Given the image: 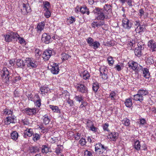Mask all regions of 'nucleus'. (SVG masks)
Returning a JSON list of instances; mask_svg holds the SVG:
<instances>
[{
	"mask_svg": "<svg viewBox=\"0 0 156 156\" xmlns=\"http://www.w3.org/2000/svg\"><path fill=\"white\" fill-rule=\"evenodd\" d=\"M95 10H96L95 13L97 14L96 18L98 20H103L105 18L108 19L111 16L110 15H108L107 13L104 12L103 10L99 8H96Z\"/></svg>",
	"mask_w": 156,
	"mask_h": 156,
	"instance_id": "f257e3e1",
	"label": "nucleus"
},
{
	"mask_svg": "<svg viewBox=\"0 0 156 156\" xmlns=\"http://www.w3.org/2000/svg\"><path fill=\"white\" fill-rule=\"evenodd\" d=\"M107 148V147L100 143L97 144L95 145V151L97 154H99L106 152Z\"/></svg>",
	"mask_w": 156,
	"mask_h": 156,
	"instance_id": "f03ea898",
	"label": "nucleus"
},
{
	"mask_svg": "<svg viewBox=\"0 0 156 156\" xmlns=\"http://www.w3.org/2000/svg\"><path fill=\"white\" fill-rule=\"evenodd\" d=\"M86 40L89 46L93 48L94 49H96L98 48L100 45L98 41H94V39L90 37H89Z\"/></svg>",
	"mask_w": 156,
	"mask_h": 156,
	"instance_id": "7ed1b4c3",
	"label": "nucleus"
},
{
	"mask_svg": "<svg viewBox=\"0 0 156 156\" xmlns=\"http://www.w3.org/2000/svg\"><path fill=\"white\" fill-rule=\"evenodd\" d=\"M2 77L6 83H8L9 82L10 78L9 73L6 68H3V69Z\"/></svg>",
	"mask_w": 156,
	"mask_h": 156,
	"instance_id": "20e7f679",
	"label": "nucleus"
},
{
	"mask_svg": "<svg viewBox=\"0 0 156 156\" xmlns=\"http://www.w3.org/2000/svg\"><path fill=\"white\" fill-rule=\"evenodd\" d=\"M122 22V25L124 28L127 30H129L132 27V23L127 18L123 19Z\"/></svg>",
	"mask_w": 156,
	"mask_h": 156,
	"instance_id": "39448f33",
	"label": "nucleus"
},
{
	"mask_svg": "<svg viewBox=\"0 0 156 156\" xmlns=\"http://www.w3.org/2000/svg\"><path fill=\"white\" fill-rule=\"evenodd\" d=\"M26 61L27 66L32 68H36L38 64L37 62L33 58H26Z\"/></svg>",
	"mask_w": 156,
	"mask_h": 156,
	"instance_id": "423d86ee",
	"label": "nucleus"
},
{
	"mask_svg": "<svg viewBox=\"0 0 156 156\" xmlns=\"http://www.w3.org/2000/svg\"><path fill=\"white\" fill-rule=\"evenodd\" d=\"M100 76L104 80H106L108 78L107 75L108 69L105 68V67H101L100 68Z\"/></svg>",
	"mask_w": 156,
	"mask_h": 156,
	"instance_id": "0eeeda50",
	"label": "nucleus"
},
{
	"mask_svg": "<svg viewBox=\"0 0 156 156\" xmlns=\"http://www.w3.org/2000/svg\"><path fill=\"white\" fill-rule=\"evenodd\" d=\"M78 91L82 93H85L87 92V88L84 85L77 84L75 85Z\"/></svg>",
	"mask_w": 156,
	"mask_h": 156,
	"instance_id": "6e6552de",
	"label": "nucleus"
},
{
	"mask_svg": "<svg viewBox=\"0 0 156 156\" xmlns=\"http://www.w3.org/2000/svg\"><path fill=\"white\" fill-rule=\"evenodd\" d=\"M22 13L23 15H26L31 12V9L29 4H23V8L21 9Z\"/></svg>",
	"mask_w": 156,
	"mask_h": 156,
	"instance_id": "1a4fd4ad",
	"label": "nucleus"
},
{
	"mask_svg": "<svg viewBox=\"0 0 156 156\" xmlns=\"http://www.w3.org/2000/svg\"><path fill=\"white\" fill-rule=\"evenodd\" d=\"M137 46L138 47L135 48L134 53L138 57H140L141 55L142 51L144 49V47L138 43L137 44Z\"/></svg>",
	"mask_w": 156,
	"mask_h": 156,
	"instance_id": "9d476101",
	"label": "nucleus"
},
{
	"mask_svg": "<svg viewBox=\"0 0 156 156\" xmlns=\"http://www.w3.org/2000/svg\"><path fill=\"white\" fill-rule=\"evenodd\" d=\"M50 69L51 73L54 74H58L59 72V67L56 63L53 64L51 66H50Z\"/></svg>",
	"mask_w": 156,
	"mask_h": 156,
	"instance_id": "9b49d317",
	"label": "nucleus"
},
{
	"mask_svg": "<svg viewBox=\"0 0 156 156\" xmlns=\"http://www.w3.org/2000/svg\"><path fill=\"white\" fill-rule=\"evenodd\" d=\"M52 54V51L50 49H47L44 51L42 56L44 59L48 60L51 56Z\"/></svg>",
	"mask_w": 156,
	"mask_h": 156,
	"instance_id": "f8f14e48",
	"label": "nucleus"
},
{
	"mask_svg": "<svg viewBox=\"0 0 156 156\" xmlns=\"http://www.w3.org/2000/svg\"><path fill=\"white\" fill-rule=\"evenodd\" d=\"M51 37L47 34H43L42 36L41 40L43 42L46 44H49L51 41Z\"/></svg>",
	"mask_w": 156,
	"mask_h": 156,
	"instance_id": "ddd939ff",
	"label": "nucleus"
},
{
	"mask_svg": "<svg viewBox=\"0 0 156 156\" xmlns=\"http://www.w3.org/2000/svg\"><path fill=\"white\" fill-rule=\"evenodd\" d=\"M148 45L152 51H156V44L154 41L151 40L148 42Z\"/></svg>",
	"mask_w": 156,
	"mask_h": 156,
	"instance_id": "4468645a",
	"label": "nucleus"
},
{
	"mask_svg": "<svg viewBox=\"0 0 156 156\" xmlns=\"http://www.w3.org/2000/svg\"><path fill=\"white\" fill-rule=\"evenodd\" d=\"M128 65L129 67L133 70H136L138 66V64L136 62L132 61L129 62Z\"/></svg>",
	"mask_w": 156,
	"mask_h": 156,
	"instance_id": "2eb2a0df",
	"label": "nucleus"
},
{
	"mask_svg": "<svg viewBox=\"0 0 156 156\" xmlns=\"http://www.w3.org/2000/svg\"><path fill=\"white\" fill-rule=\"evenodd\" d=\"M118 135L119 134L118 133L112 132L108 136V139H111L112 140L114 141L117 139Z\"/></svg>",
	"mask_w": 156,
	"mask_h": 156,
	"instance_id": "dca6fc26",
	"label": "nucleus"
},
{
	"mask_svg": "<svg viewBox=\"0 0 156 156\" xmlns=\"http://www.w3.org/2000/svg\"><path fill=\"white\" fill-rule=\"evenodd\" d=\"M145 29V26L144 25H142L137 27L135 29V31L136 33H140L144 32Z\"/></svg>",
	"mask_w": 156,
	"mask_h": 156,
	"instance_id": "f3484780",
	"label": "nucleus"
},
{
	"mask_svg": "<svg viewBox=\"0 0 156 156\" xmlns=\"http://www.w3.org/2000/svg\"><path fill=\"white\" fill-rule=\"evenodd\" d=\"M133 100L136 101H139L140 102H142L144 100V98L138 93L136 94L133 96Z\"/></svg>",
	"mask_w": 156,
	"mask_h": 156,
	"instance_id": "a211bd4d",
	"label": "nucleus"
},
{
	"mask_svg": "<svg viewBox=\"0 0 156 156\" xmlns=\"http://www.w3.org/2000/svg\"><path fill=\"white\" fill-rule=\"evenodd\" d=\"M16 117L14 115L9 116L6 118L7 122H5L6 124H9L10 123H13L14 122V120L15 119Z\"/></svg>",
	"mask_w": 156,
	"mask_h": 156,
	"instance_id": "6ab92c4d",
	"label": "nucleus"
},
{
	"mask_svg": "<svg viewBox=\"0 0 156 156\" xmlns=\"http://www.w3.org/2000/svg\"><path fill=\"white\" fill-rule=\"evenodd\" d=\"M104 12H106L108 15H110L111 14L112 9H111V6L110 5H105L104 6Z\"/></svg>",
	"mask_w": 156,
	"mask_h": 156,
	"instance_id": "aec40b11",
	"label": "nucleus"
},
{
	"mask_svg": "<svg viewBox=\"0 0 156 156\" xmlns=\"http://www.w3.org/2000/svg\"><path fill=\"white\" fill-rule=\"evenodd\" d=\"M25 110L26 113L29 115L34 114L36 112V110L35 108H26Z\"/></svg>",
	"mask_w": 156,
	"mask_h": 156,
	"instance_id": "412c9836",
	"label": "nucleus"
},
{
	"mask_svg": "<svg viewBox=\"0 0 156 156\" xmlns=\"http://www.w3.org/2000/svg\"><path fill=\"white\" fill-rule=\"evenodd\" d=\"M80 76L85 80L88 79L90 77L88 72L86 70L83 71V73L80 74Z\"/></svg>",
	"mask_w": 156,
	"mask_h": 156,
	"instance_id": "4be33fe9",
	"label": "nucleus"
},
{
	"mask_svg": "<svg viewBox=\"0 0 156 156\" xmlns=\"http://www.w3.org/2000/svg\"><path fill=\"white\" fill-rule=\"evenodd\" d=\"M143 75L144 77L146 78H148L150 76V73L148 69L147 68H144L143 70Z\"/></svg>",
	"mask_w": 156,
	"mask_h": 156,
	"instance_id": "5701e85b",
	"label": "nucleus"
},
{
	"mask_svg": "<svg viewBox=\"0 0 156 156\" xmlns=\"http://www.w3.org/2000/svg\"><path fill=\"white\" fill-rule=\"evenodd\" d=\"M80 11L83 14L86 13L87 15H89L90 13L88 9L86 6L81 7L80 9Z\"/></svg>",
	"mask_w": 156,
	"mask_h": 156,
	"instance_id": "b1692460",
	"label": "nucleus"
},
{
	"mask_svg": "<svg viewBox=\"0 0 156 156\" xmlns=\"http://www.w3.org/2000/svg\"><path fill=\"white\" fill-rule=\"evenodd\" d=\"M44 26L45 23L44 22H42L41 23H39L37 27L38 31L40 32L44 28Z\"/></svg>",
	"mask_w": 156,
	"mask_h": 156,
	"instance_id": "393cba45",
	"label": "nucleus"
},
{
	"mask_svg": "<svg viewBox=\"0 0 156 156\" xmlns=\"http://www.w3.org/2000/svg\"><path fill=\"white\" fill-rule=\"evenodd\" d=\"M141 147V145L140 142L139 140H136L134 141V148L137 151H139L140 150Z\"/></svg>",
	"mask_w": 156,
	"mask_h": 156,
	"instance_id": "a878e982",
	"label": "nucleus"
},
{
	"mask_svg": "<svg viewBox=\"0 0 156 156\" xmlns=\"http://www.w3.org/2000/svg\"><path fill=\"white\" fill-rule=\"evenodd\" d=\"M40 91L42 94H45L47 93L48 92L50 91V89L48 87L44 86L41 87L40 88Z\"/></svg>",
	"mask_w": 156,
	"mask_h": 156,
	"instance_id": "bb28decb",
	"label": "nucleus"
},
{
	"mask_svg": "<svg viewBox=\"0 0 156 156\" xmlns=\"http://www.w3.org/2000/svg\"><path fill=\"white\" fill-rule=\"evenodd\" d=\"M17 65L21 68H23L25 66V64L23 60L21 59H18L16 61Z\"/></svg>",
	"mask_w": 156,
	"mask_h": 156,
	"instance_id": "cd10ccee",
	"label": "nucleus"
},
{
	"mask_svg": "<svg viewBox=\"0 0 156 156\" xmlns=\"http://www.w3.org/2000/svg\"><path fill=\"white\" fill-rule=\"evenodd\" d=\"M125 104L126 107H130L133 105L131 99L130 98L126 99L125 102Z\"/></svg>",
	"mask_w": 156,
	"mask_h": 156,
	"instance_id": "c85d7f7f",
	"label": "nucleus"
},
{
	"mask_svg": "<svg viewBox=\"0 0 156 156\" xmlns=\"http://www.w3.org/2000/svg\"><path fill=\"white\" fill-rule=\"evenodd\" d=\"M11 136L12 139L16 140L18 138V134L17 132L14 131L11 133Z\"/></svg>",
	"mask_w": 156,
	"mask_h": 156,
	"instance_id": "c756f323",
	"label": "nucleus"
},
{
	"mask_svg": "<svg viewBox=\"0 0 156 156\" xmlns=\"http://www.w3.org/2000/svg\"><path fill=\"white\" fill-rule=\"evenodd\" d=\"M138 93L142 97L147 95L148 93L147 90L142 89L140 90Z\"/></svg>",
	"mask_w": 156,
	"mask_h": 156,
	"instance_id": "7c9ffc66",
	"label": "nucleus"
},
{
	"mask_svg": "<svg viewBox=\"0 0 156 156\" xmlns=\"http://www.w3.org/2000/svg\"><path fill=\"white\" fill-rule=\"evenodd\" d=\"M30 151L32 153H36L39 151V148L37 147H32L30 149Z\"/></svg>",
	"mask_w": 156,
	"mask_h": 156,
	"instance_id": "2f4dec72",
	"label": "nucleus"
},
{
	"mask_svg": "<svg viewBox=\"0 0 156 156\" xmlns=\"http://www.w3.org/2000/svg\"><path fill=\"white\" fill-rule=\"evenodd\" d=\"M75 20V18L74 17L71 16L67 19V23L68 24H70L73 23Z\"/></svg>",
	"mask_w": 156,
	"mask_h": 156,
	"instance_id": "473e14b6",
	"label": "nucleus"
},
{
	"mask_svg": "<svg viewBox=\"0 0 156 156\" xmlns=\"http://www.w3.org/2000/svg\"><path fill=\"white\" fill-rule=\"evenodd\" d=\"M43 123L45 125L48 124L50 121L48 116L46 115H45L43 116Z\"/></svg>",
	"mask_w": 156,
	"mask_h": 156,
	"instance_id": "72a5a7b5",
	"label": "nucleus"
},
{
	"mask_svg": "<svg viewBox=\"0 0 156 156\" xmlns=\"http://www.w3.org/2000/svg\"><path fill=\"white\" fill-rule=\"evenodd\" d=\"M99 84L98 83H95L93 84L92 88L93 90L95 92H97L99 89Z\"/></svg>",
	"mask_w": 156,
	"mask_h": 156,
	"instance_id": "f704fd0d",
	"label": "nucleus"
},
{
	"mask_svg": "<svg viewBox=\"0 0 156 156\" xmlns=\"http://www.w3.org/2000/svg\"><path fill=\"white\" fill-rule=\"evenodd\" d=\"M50 107L54 112H56L57 113H60V110L59 109L58 107L56 106L50 105Z\"/></svg>",
	"mask_w": 156,
	"mask_h": 156,
	"instance_id": "c9c22d12",
	"label": "nucleus"
},
{
	"mask_svg": "<svg viewBox=\"0 0 156 156\" xmlns=\"http://www.w3.org/2000/svg\"><path fill=\"white\" fill-rule=\"evenodd\" d=\"M25 134L27 135L29 137L31 136L33 134L32 129H27L25 133Z\"/></svg>",
	"mask_w": 156,
	"mask_h": 156,
	"instance_id": "e433bc0d",
	"label": "nucleus"
},
{
	"mask_svg": "<svg viewBox=\"0 0 156 156\" xmlns=\"http://www.w3.org/2000/svg\"><path fill=\"white\" fill-rule=\"evenodd\" d=\"M140 121L138 123L140 124V127L145 126L147 124L146 120L144 119H139Z\"/></svg>",
	"mask_w": 156,
	"mask_h": 156,
	"instance_id": "4c0bfd02",
	"label": "nucleus"
},
{
	"mask_svg": "<svg viewBox=\"0 0 156 156\" xmlns=\"http://www.w3.org/2000/svg\"><path fill=\"white\" fill-rule=\"evenodd\" d=\"M122 123L126 126H128L130 124L129 120L127 118H124L122 120Z\"/></svg>",
	"mask_w": 156,
	"mask_h": 156,
	"instance_id": "58836bf2",
	"label": "nucleus"
},
{
	"mask_svg": "<svg viewBox=\"0 0 156 156\" xmlns=\"http://www.w3.org/2000/svg\"><path fill=\"white\" fill-rule=\"evenodd\" d=\"M49 148L46 145L42 146L41 151L43 153H47L49 151Z\"/></svg>",
	"mask_w": 156,
	"mask_h": 156,
	"instance_id": "ea45409f",
	"label": "nucleus"
},
{
	"mask_svg": "<svg viewBox=\"0 0 156 156\" xmlns=\"http://www.w3.org/2000/svg\"><path fill=\"white\" fill-rule=\"evenodd\" d=\"M50 4L49 2L47 1H45L43 3V9L44 10L46 9H49L50 7Z\"/></svg>",
	"mask_w": 156,
	"mask_h": 156,
	"instance_id": "a19ab883",
	"label": "nucleus"
},
{
	"mask_svg": "<svg viewBox=\"0 0 156 156\" xmlns=\"http://www.w3.org/2000/svg\"><path fill=\"white\" fill-rule=\"evenodd\" d=\"M10 35L12 39L18 38L19 36L16 32H11L10 34Z\"/></svg>",
	"mask_w": 156,
	"mask_h": 156,
	"instance_id": "79ce46f5",
	"label": "nucleus"
},
{
	"mask_svg": "<svg viewBox=\"0 0 156 156\" xmlns=\"http://www.w3.org/2000/svg\"><path fill=\"white\" fill-rule=\"evenodd\" d=\"M107 60L109 66H112L113 65L114 63V61L113 60V58L112 57H108L107 58Z\"/></svg>",
	"mask_w": 156,
	"mask_h": 156,
	"instance_id": "37998d69",
	"label": "nucleus"
},
{
	"mask_svg": "<svg viewBox=\"0 0 156 156\" xmlns=\"http://www.w3.org/2000/svg\"><path fill=\"white\" fill-rule=\"evenodd\" d=\"M146 62L148 64H151L154 63V60L153 59L152 57H149L147 58Z\"/></svg>",
	"mask_w": 156,
	"mask_h": 156,
	"instance_id": "c03bdc74",
	"label": "nucleus"
},
{
	"mask_svg": "<svg viewBox=\"0 0 156 156\" xmlns=\"http://www.w3.org/2000/svg\"><path fill=\"white\" fill-rule=\"evenodd\" d=\"M70 56L66 53H63L62 54V59L63 60H67Z\"/></svg>",
	"mask_w": 156,
	"mask_h": 156,
	"instance_id": "a18cd8bd",
	"label": "nucleus"
},
{
	"mask_svg": "<svg viewBox=\"0 0 156 156\" xmlns=\"http://www.w3.org/2000/svg\"><path fill=\"white\" fill-rule=\"evenodd\" d=\"M5 41L6 42H9L12 40L10 35L6 34L4 36Z\"/></svg>",
	"mask_w": 156,
	"mask_h": 156,
	"instance_id": "49530a36",
	"label": "nucleus"
},
{
	"mask_svg": "<svg viewBox=\"0 0 156 156\" xmlns=\"http://www.w3.org/2000/svg\"><path fill=\"white\" fill-rule=\"evenodd\" d=\"M45 11L44 12V16L47 18H48L51 16V12L49 10V9H46L44 10Z\"/></svg>",
	"mask_w": 156,
	"mask_h": 156,
	"instance_id": "de8ad7c7",
	"label": "nucleus"
},
{
	"mask_svg": "<svg viewBox=\"0 0 156 156\" xmlns=\"http://www.w3.org/2000/svg\"><path fill=\"white\" fill-rule=\"evenodd\" d=\"M12 111L10 110L5 109L4 110V113L6 115H8L12 116Z\"/></svg>",
	"mask_w": 156,
	"mask_h": 156,
	"instance_id": "09e8293b",
	"label": "nucleus"
},
{
	"mask_svg": "<svg viewBox=\"0 0 156 156\" xmlns=\"http://www.w3.org/2000/svg\"><path fill=\"white\" fill-rule=\"evenodd\" d=\"M87 126L90 128L94 125V124L92 121L90 120H88L87 122Z\"/></svg>",
	"mask_w": 156,
	"mask_h": 156,
	"instance_id": "8fccbe9b",
	"label": "nucleus"
},
{
	"mask_svg": "<svg viewBox=\"0 0 156 156\" xmlns=\"http://www.w3.org/2000/svg\"><path fill=\"white\" fill-rule=\"evenodd\" d=\"M75 99L76 101L79 102L82 101L83 100L82 96L80 95L76 96L75 97Z\"/></svg>",
	"mask_w": 156,
	"mask_h": 156,
	"instance_id": "3c124183",
	"label": "nucleus"
},
{
	"mask_svg": "<svg viewBox=\"0 0 156 156\" xmlns=\"http://www.w3.org/2000/svg\"><path fill=\"white\" fill-rule=\"evenodd\" d=\"M34 137L33 140L34 141H37V140H39L40 138V136L39 134L37 133H35L33 135Z\"/></svg>",
	"mask_w": 156,
	"mask_h": 156,
	"instance_id": "603ef678",
	"label": "nucleus"
},
{
	"mask_svg": "<svg viewBox=\"0 0 156 156\" xmlns=\"http://www.w3.org/2000/svg\"><path fill=\"white\" fill-rule=\"evenodd\" d=\"M62 148L61 147H58L55 149V152L58 155H59V154L62 152Z\"/></svg>",
	"mask_w": 156,
	"mask_h": 156,
	"instance_id": "864d4df0",
	"label": "nucleus"
},
{
	"mask_svg": "<svg viewBox=\"0 0 156 156\" xmlns=\"http://www.w3.org/2000/svg\"><path fill=\"white\" fill-rule=\"evenodd\" d=\"M116 93L114 92H112L109 95V97L110 98H111L112 100H115V97L116 96Z\"/></svg>",
	"mask_w": 156,
	"mask_h": 156,
	"instance_id": "5fc2aeb1",
	"label": "nucleus"
},
{
	"mask_svg": "<svg viewBox=\"0 0 156 156\" xmlns=\"http://www.w3.org/2000/svg\"><path fill=\"white\" fill-rule=\"evenodd\" d=\"M115 68L117 71H120L122 69H123V66L122 64L121 65H117L115 66Z\"/></svg>",
	"mask_w": 156,
	"mask_h": 156,
	"instance_id": "6e6d98bb",
	"label": "nucleus"
},
{
	"mask_svg": "<svg viewBox=\"0 0 156 156\" xmlns=\"http://www.w3.org/2000/svg\"><path fill=\"white\" fill-rule=\"evenodd\" d=\"M104 24L105 22L104 21H100L98 23L97 22V23L96 24L95 26L97 27H99L103 25Z\"/></svg>",
	"mask_w": 156,
	"mask_h": 156,
	"instance_id": "4d7b16f0",
	"label": "nucleus"
},
{
	"mask_svg": "<svg viewBox=\"0 0 156 156\" xmlns=\"http://www.w3.org/2000/svg\"><path fill=\"white\" fill-rule=\"evenodd\" d=\"M145 12L143 9H140L139 10V12L138 13L139 16L141 17L142 16L144 15Z\"/></svg>",
	"mask_w": 156,
	"mask_h": 156,
	"instance_id": "13d9d810",
	"label": "nucleus"
},
{
	"mask_svg": "<svg viewBox=\"0 0 156 156\" xmlns=\"http://www.w3.org/2000/svg\"><path fill=\"white\" fill-rule=\"evenodd\" d=\"M84 156H93L91 152L87 150L84 153Z\"/></svg>",
	"mask_w": 156,
	"mask_h": 156,
	"instance_id": "bf43d9fd",
	"label": "nucleus"
},
{
	"mask_svg": "<svg viewBox=\"0 0 156 156\" xmlns=\"http://www.w3.org/2000/svg\"><path fill=\"white\" fill-rule=\"evenodd\" d=\"M81 137V134L80 133H77L75 134L74 135V137L76 140H78L80 139Z\"/></svg>",
	"mask_w": 156,
	"mask_h": 156,
	"instance_id": "052dcab7",
	"label": "nucleus"
},
{
	"mask_svg": "<svg viewBox=\"0 0 156 156\" xmlns=\"http://www.w3.org/2000/svg\"><path fill=\"white\" fill-rule=\"evenodd\" d=\"M109 125L108 124L105 123L103 126V129L104 130L108 131L109 129L108 128Z\"/></svg>",
	"mask_w": 156,
	"mask_h": 156,
	"instance_id": "680f3d73",
	"label": "nucleus"
},
{
	"mask_svg": "<svg viewBox=\"0 0 156 156\" xmlns=\"http://www.w3.org/2000/svg\"><path fill=\"white\" fill-rule=\"evenodd\" d=\"M67 102L69 105L70 106H73V102L72 100L69 99L68 100H67Z\"/></svg>",
	"mask_w": 156,
	"mask_h": 156,
	"instance_id": "e2e57ef3",
	"label": "nucleus"
},
{
	"mask_svg": "<svg viewBox=\"0 0 156 156\" xmlns=\"http://www.w3.org/2000/svg\"><path fill=\"white\" fill-rule=\"evenodd\" d=\"M18 38L19 40V42L20 43H21V44L24 43L25 42V40H24L23 38H22V37H20L19 36L18 37Z\"/></svg>",
	"mask_w": 156,
	"mask_h": 156,
	"instance_id": "0e129e2a",
	"label": "nucleus"
},
{
	"mask_svg": "<svg viewBox=\"0 0 156 156\" xmlns=\"http://www.w3.org/2000/svg\"><path fill=\"white\" fill-rule=\"evenodd\" d=\"M36 106L37 107H39L41 105V101L40 99H39L36 102Z\"/></svg>",
	"mask_w": 156,
	"mask_h": 156,
	"instance_id": "69168bd1",
	"label": "nucleus"
},
{
	"mask_svg": "<svg viewBox=\"0 0 156 156\" xmlns=\"http://www.w3.org/2000/svg\"><path fill=\"white\" fill-rule=\"evenodd\" d=\"M90 129L92 131L96 132L97 130V128L95 127L94 125L90 128Z\"/></svg>",
	"mask_w": 156,
	"mask_h": 156,
	"instance_id": "338daca9",
	"label": "nucleus"
},
{
	"mask_svg": "<svg viewBox=\"0 0 156 156\" xmlns=\"http://www.w3.org/2000/svg\"><path fill=\"white\" fill-rule=\"evenodd\" d=\"M140 22L139 20L136 21L134 23V25L137 27H138L140 25Z\"/></svg>",
	"mask_w": 156,
	"mask_h": 156,
	"instance_id": "774afa93",
	"label": "nucleus"
}]
</instances>
